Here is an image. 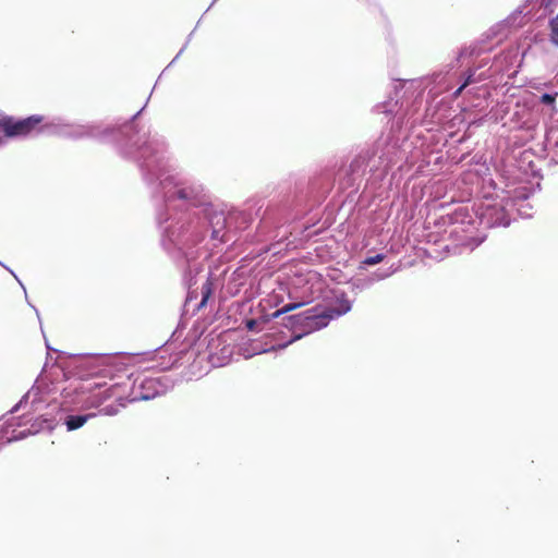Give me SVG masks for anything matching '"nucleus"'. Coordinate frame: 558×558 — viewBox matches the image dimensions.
Segmentation results:
<instances>
[{"label": "nucleus", "instance_id": "1", "mask_svg": "<svg viewBox=\"0 0 558 558\" xmlns=\"http://www.w3.org/2000/svg\"><path fill=\"white\" fill-rule=\"evenodd\" d=\"M124 371V367L120 364L105 363V361L101 363L87 361L82 365L81 378L84 380L99 379L87 388L92 390L94 388H102L106 386V379L113 380L116 378H121L122 375H119V373Z\"/></svg>", "mask_w": 558, "mask_h": 558}, {"label": "nucleus", "instance_id": "2", "mask_svg": "<svg viewBox=\"0 0 558 558\" xmlns=\"http://www.w3.org/2000/svg\"><path fill=\"white\" fill-rule=\"evenodd\" d=\"M290 319L295 320L307 330L313 331L326 327L330 319H332V314H329L327 308L320 310L318 307H313L304 313L291 316Z\"/></svg>", "mask_w": 558, "mask_h": 558}, {"label": "nucleus", "instance_id": "3", "mask_svg": "<svg viewBox=\"0 0 558 558\" xmlns=\"http://www.w3.org/2000/svg\"><path fill=\"white\" fill-rule=\"evenodd\" d=\"M351 310V303L350 301L344 296V294L341 295V298L337 299V305L327 307V311L329 314H332V318L339 317L345 313H348Z\"/></svg>", "mask_w": 558, "mask_h": 558}, {"label": "nucleus", "instance_id": "4", "mask_svg": "<svg viewBox=\"0 0 558 558\" xmlns=\"http://www.w3.org/2000/svg\"><path fill=\"white\" fill-rule=\"evenodd\" d=\"M199 189L195 186H181L175 191V196L183 201L196 199L199 194Z\"/></svg>", "mask_w": 558, "mask_h": 558}, {"label": "nucleus", "instance_id": "5", "mask_svg": "<svg viewBox=\"0 0 558 558\" xmlns=\"http://www.w3.org/2000/svg\"><path fill=\"white\" fill-rule=\"evenodd\" d=\"M126 402H128V400H125L121 396H118L114 403L104 407L100 410V413H102L105 415H110V416L116 415L120 412L121 409L126 407Z\"/></svg>", "mask_w": 558, "mask_h": 558}, {"label": "nucleus", "instance_id": "6", "mask_svg": "<svg viewBox=\"0 0 558 558\" xmlns=\"http://www.w3.org/2000/svg\"><path fill=\"white\" fill-rule=\"evenodd\" d=\"M94 416V414L87 415H70L65 421V425L68 430H75L82 427L89 417Z\"/></svg>", "mask_w": 558, "mask_h": 558}, {"label": "nucleus", "instance_id": "7", "mask_svg": "<svg viewBox=\"0 0 558 558\" xmlns=\"http://www.w3.org/2000/svg\"><path fill=\"white\" fill-rule=\"evenodd\" d=\"M213 294V281L208 278L202 286V301L199 308L206 306L210 295Z\"/></svg>", "mask_w": 558, "mask_h": 558}, {"label": "nucleus", "instance_id": "8", "mask_svg": "<svg viewBox=\"0 0 558 558\" xmlns=\"http://www.w3.org/2000/svg\"><path fill=\"white\" fill-rule=\"evenodd\" d=\"M301 305H302V303H289V304L284 305L282 308L277 310L272 314V317L277 318V317L281 316L282 314H286V313H289L291 311L299 308Z\"/></svg>", "mask_w": 558, "mask_h": 558}, {"label": "nucleus", "instance_id": "9", "mask_svg": "<svg viewBox=\"0 0 558 558\" xmlns=\"http://www.w3.org/2000/svg\"><path fill=\"white\" fill-rule=\"evenodd\" d=\"M122 385L120 383H114L109 388L102 391L104 399L111 398L117 395V391L120 390Z\"/></svg>", "mask_w": 558, "mask_h": 558}, {"label": "nucleus", "instance_id": "10", "mask_svg": "<svg viewBox=\"0 0 558 558\" xmlns=\"http://www.w3.org/2000/svg\"><path fill=\"white\" fill-rule=\"evenodd\" d=\"M384 259H385V255L384 254H376L374 256H368L364 260V264L372 266V265H376L378 263H381Z\"/></svg>", "mask_w": 558, "mask_h": 558}, {"label": "nucleus", "instance_id": "11", "mask_svg": "<svg viewBox=\"0 0 558 558\" xmlns=\"http://www.w3.org/2000/svg\"><path fill=\"white\" fill-rule=\"evenodd\" d=\"M557 96H558V93H555V94H544L541 97V102L545 104V105H554L555 101H556Z\"/></svg>", "mask_w": 558, "mask_h": 558}, {"label": "nucleus", "instance_id": "12", "mask_svg": "<svg viewBox=\"0 0 558 558\" xmlns=\"http://www.w3.org/2000/svg\"><path fill=\"white\" fill-rule=\"evenodd\" d=\"M472 75H470L465 82L454 92V96L458 97L462 90L472 82Z\"/></svg>", "mask_w": 558, "mask_h": 558}, {"label": "nucleus", "instance_id": "13", "mask_svg": "<svg viewBox=\"0 0 558 558\" xmlns=\"http://www.w3.org/2000/svg\"><path fill=\"white\" fill-rule=\"evenodd\" d=\"M254 325H255V322H254V320H250V322L247 323V327H248V329H252V328L254 327Z\"/></svg>", "mask_w": 558, "mask_h": 558}, {"label": "nucleus", "instance_id": "14", "mask_svg": "<svg viewBox=\"0 0 558 558\" xmlns=\"http://www.w3.org/2000/svg\"><path fill=\"white\" fill-rule=\"evenodd\" d=\"M302 338V335H296L293 340H298V339H301Z\"/></svg>", "mask_w": 558, "mask_h": 558}]
</instances>
